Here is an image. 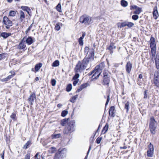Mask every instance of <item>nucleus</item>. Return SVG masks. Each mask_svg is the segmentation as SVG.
Listing matches in <instances>:
<instances>
[{"label":"nucleus","instance_id":"f257e3e1","mask_svg":"<svg viewBox=\"0 0 159 159\" xmlns=\"http://www.w3.org/2000/svg\"><path fill=\"white\" fill-rule=\"evenodd\" d=\"M105 66L104 62H102L95 67V69L90 73V75L94 73L91 78V81L95 80L99 77L102 72V70Z\"/></svg>","mask_w":159,"mask_h":159},{"label":"nucleus","instance_id":"f03ea898","mask_svg":"<svg viewBox=\"0 0 159 159\" xmlns=\"http://www.w3.org/2000/svg\"><path fill=\"white\" fill-rule=\"evenodd\" d=\"M89 55H88V57L87 56L85 57L82 62H81L80 61H79L75 68V72H81L83 70L85 69L89 61Z\"/></svg>","mask_w":159,"mask_h":159},{"label":"nucleus","instance_id":"7ed1b4c3","mask_svg":"<svg viewBox=\"0 0 159 159\" xmlns=\"http://www.w3.org/2000/svg\"><path fill=\"white\" fill-rule=\"evenodd\" d=\"M75 120L70 121L65 126L63 132V134H69L75 130Z\"/></svg>","mask_w":159,"mask_h":159},{"label":"nucleus","instance_id":"20e7f679","mask_svg":"<svg viewBox=\"0 0 159 159\" xmlns=\"http://www.w3.org/2000/svg\"><path fill=\"white\" fill-rule=\"evenodd\" d=\"M157 122L154 117L152 116L150 118V121L149 124V128L150 131L152 134L154 135L156 133L155 129L157 126Z\"/></svg>","mask_w":159,"mask_h":159},{"label":"nucleus","instance_id":"39448f33","mask_svg":"<svg viewBox=\"0 0 159 159\" xmlns=\"http://www.w3.org/2000/svg\"><path fill=\"white\" fill-rule=\"evenodd\" d=\"M153 83L157 88H159V71H155L154 78Z\"/></svg>","mask_w":159,"mask_h":159},{"label":"nucleus","instance_id":"423d86ee","mask_svg":"<svg viewBox=\"0 0 159 159\" xmlns=\"http://www.w3.org/2000/svg\"><path fill=\"white\" fill-rule=\"evenodd\" d=\"M148 148L147 151V156L148 157H152L154 152V148L153 145L151 143L148 145Z\"/></svg>","mask_w":159,"mask_h":159},{"label":"nucleus","instance_id":"0eeeda50","mask_svg":"<svg viewBox=\"0 0 159 159\" xmlns=\"http://www.w3.org/2000/svg\"><path fill=\"white\" fill-rule=\"evenodd\" d=\"M36 96L34 93H32L28 98V101L30 104L33 105L34 103V100L36 99Z\"/></svg>","mask_w":159,"mask_h":159},{"label":"nucleus","instance_id":"6e6552de","mask_svg":"<svg viewBox=\"0 0 159 159\" xmlns=\"http://www.w3.org/2000/svg\"><path fill=\"white\" fill-rule=\"evenodd\" d=\"M132 67V63L130 61L127 62L125 66V68L126 71L128 73H130Z\"/></svg>","mask_w":159,"mask_h":159},{"label":"nucleus","instance_id":"1a4fd4ad","mask_svg":"<svg viewBox=\"0 0 159 159\" xmlns=\"http://www.w3.org/2000/svg\"><path fill=\"white\" fill-rule=\"evenodd\" d=\"M115 43L113 42L110 43V46L107 48V49L109 50L110 51V53L112 54L113 53L114 49H116V47L114 45Z\"/></svg>","mask_w":159,"mask_h":159},{"label":"nucleus","instance_id":"9d476101","mask_svg":"<svg viewBox=\"0 0 159 159\" xmlns=\"http://www.w3.org/2000/svg\"><path fill=\"white\" fill-rule=\"evenodd\" d=\"M154 60L156 67L157 70H159V53L157 54Z\"/></svg>","mask_w":159,"mask_h":159},{"label":"nucleus","instance_id":"9b49d317","mask_svg":"<svg viewBox=\"0 0 159 159\" xmlns=\"http://www.w3.org/2000/svg\"><path fill=\"white\" fill-rule=\"evenodd\" d=\"M115 107L114 106H111L109 110V116H111L114 117L115 116Z\"/></svg>","mask_w":159,"mask_h":159},{"label":"nucleus","instance_id":"f8f14e48","mask_svg":"<svg viewBox=\"0 0 159 159\" xmlns=\"http://www.w3.org/2000/svg\"><path fill=\"white\" fill-rule=\"evenodd\" d=\"M60 154H61L63 157H65L66 156V154L67 153V150L66 149L64 148L62 149V150H61V149H59L58 150V152Z\"/></svg>","mask_w":159,"mask_h":159},{"label":"nucleus","instance_id":"ddd939ff","mask_svg":"<svg viewBox=\"0 0 159 159\" xmlns=\"http://www.w3.org/2000/svg\"><path fill=\"white\" fill-rule=\"evenodd\" d=\"M153 16L154 18L155 19H157L158 16V11L157 10V6H155L153 9Z\"/></svg>","mask_w":159,"mask_h":159},{"label":"nucleus","instance_id":"4468645a","mask_svg":"<svg viewBox=\"0 0 159 159\" xmlns=\"http://www.w3.org/2000/svg\"><path fill=\"white\" fill-rule=\"evenodd\" d=\"M4 24L6 25V27L8 29L10 26H12V23L11 20H3Z\"/></svg>","mask_w":159,"mask_h":159},{"label":"nucleus","instance_id":"2eb2a0df","mask_svg":"<svg viewBox=\"0 0 159 159\" xmlns=\"http://www.w3.org/2000/svg\"><path fill=\"white\" fill-rule=\"evenodd\" d=\"M24 38L21 41L19 44V46L20 49H24L26 47L25 43V41L24 40Z\"/></svg>","mask_w":159,"mask_h":159},{"label":"nucleus","instance_id":"dca6fc26","mask_svg":"<svg viewBox=\"0 0 159 159\" xmlns=\"http://www.w3.org/2000/svg\"><path fill=\"white\" fill-rule=\"evenodd\" d=\"M69 119V118L67 119H65L61 121V125L62 126H65L66 125H67L68 123L70 121Z\"/></svg>","mask_w":159,"mask_h":159},{"label":"nucleus","instance_id":"f3484780","mask_svg":"<svg viewBox=\"0 0 159 159\" xmlns=\"http://www.w3.org/2000/svg\"><path fill=\"white\" fill-rule=\"evenodd\" d=\"M110 82V79L109 77H103V81L102 84L103 85H108Z\"/></svg>","mask_w":159,"mask_h":159},{"label":"nucleus","instance_id":"a211bd4d","mask_svg":"<svg viewBox=\"0 0 159 159\" xmlns=\"http://www.w3.org/2000/svg\"><path fill=\"white\" fill-rule=\"evenodd\" d=\"M26 42L28 45H30L34 42V39L32 37H29L27 39Z\"/></svg>","mask_w":159,"mask_h":159},{"label":"nucleus","instance_id":"6ab92c4d","mask_svg":"<svg viewBox=\"0 0 159 159\" xmlns=\"http://www.w3.org/2000/svg\"><path fill=\"white\" fill-rule=\"evenodd\" d=\"M109 127V125L108 123H107L105 126L103 127L102 131L101 134H105L106 133L108 130Z\"/></svg>","mask_w":159,"mask_h":159},{"label":"nucleus","instance_id":"aec40b11","mask_svg":"<svg viewBox=\"0 0 159 159\" xmlns=\"http://www.w3.org/2000/svg\"><path fill=\"white\" fill-rule=\"evenodd\" d=\"M43 64L42 63H39L37 64L35 66L34 69H35V72H38L40 70V68L42 66Z\"/></svg>","mask_w":159,"mask_h":159},{"label":"nucleus","instance_id":"412c9836","mask_svg":"<svg viewBox=\"0 0 159 159\" xmlns=\"http://www.w3.org/2000/svg\"><path fill=\"white\" fill-rule=\"evenodd\" d=\"M117 25L118 28H122L126 26L127 22L125 21L121 23H118L117 24Z\"/></svg>","mask_w":159,"mask_h":159},{"label":"nucleus","instance_id":"4be33fe9","mask_svg":"<svg viewBox=\"0 0 159 159\" xmlns=\"http://www.w3.org/2000/svg\"><path fill=\"white\" fill-rule=\"evenodd\" d=\"M11 35V34L10 33H7L6 32H2L1 34V36L3 37L4 39H6Z\"/></svg>","mask_w":159,"mask_h":159},{"label":"nucleus","instance_id":"5701e85b","mask_svg":"<svg viewBox=\"0 0 159 159\" xmlns=\"http://www.w3.org/2000/svg\"><path fill=\"white\" fill-rule=\"evenodd\" d=\"M63 158L62 156L58 152L56 153L55 156L54 157V159H62Z\"/></svg>","mask_w":159,"mask_h":159},{"label":"nucleus","instance_id":"b1692460","mask_svg":"<svg viewBox=\"0 0 159 159\" xmlns=\"http://www.w3.org/2000/svg\"><path fill=\"white\" fill-rule=\"evenodd\" d=\"M121 5L123 7H126L128 6V2L125 0H121L120 1Z\"/></svg>","mask_w":159,"mask_h":159},{"label":"nucleus","instance_id":"393cba45","mask_svg":"<svg viewBox=\"0 0 159 159\" xmlns=\"http://www.w3.org/2000/svg\"><path fill=\"white\" fill-rule=\"evenodd\" d=\"M78 96V95H76L74 96H73L70 99V101L71 102L74 103L75 102Z\"/></svg>","mask_w":159,"mask_h":159},{"label":"nucleus","instance_id":"a878e982","mask_svg":"<svg viewBox=\"0 0 159 159\" xmlns=\"http://www.w3.org/2000/svg\"><path fill=\"white\" fill-rule=\"evenodd\" d=\"M90 54V61L91 60H93L94 59V51L93 49H91V52Z\"/></svg>","mask_w":159,"mask_h":159},{"label":"nucleus","instance_id":"bb28decb","mask_svg":"<svg viewBox=\"0 0 159 159\" xmlns=\"http://www.w3.org/2000/svg\"><path fill=\"white\" fill-rule=\"evenodd\" d=\"M11 78H12V75H9L5 78L1 79V81L2 82L7 81L9 80Z\"/></svg>","mask_w":159,"mask_h":159},{"label":"nucleus","instance_id":"cd10ccee","mask_svg":"<svg viewBox=\"0 0 159 159\" xmlns=\"http://www.w3.org/2000/svg\"><path fill=\"white\" fill-rule=\"evenodd\" d=\"M21 9L25 11H26L27 13L29 14V12L30 10V8L26 6H22L21 7Z\"/></svg>","mask_w":159,"mask_h":159},{"label":"nucleus","instance_id":"c85d7f7f","mask_svg":"<svg viewBox=\"0 0 159 159\" xmlns=\"http://www.w3.org/2000/svg\"><path fill=\"white\" fill-rule=\"evenodd\" d=\"M31 144V141H28L27 142V143L24 145L23 148H24V149L27 148L29 147V146Z\"/></svg>","mask_w":159,"mask_h":159},{"label":"nucleus","instance_id":"c756f323","mask_svg":"<svg viewBox=\"0 0 159 159\" xmlns=\"http://www.w3.org/2000/svg\"><path fill=\"white\" fill-rule=\"evenodd\" d=\"M129 101H128L125 104V108L126 110L127 113H128L129 111Z\"/></svg>","mask_w":159,"mask_h":159},{"label":"nucleus","instance_id":"7c9ffc66","mask_svg":"<svg viewBox=\"0 0 159 159\" xmlns=\"http://www.w3.org/2000/svg\"><path fill=\"white\" fill-rule=\"evenodd\" d=\"M142 9L140 7H139L134 11V13L136 14H139L142 12Z\"/></svg>","mask_w":159,"mask_h":159},{"label":"nucleus","instance_id":"2f4dec72","mask_svg":"<svg viewBox=\"0 0 159 159\" xmlns=\"http://www.w3.org/2000/svg\"><path fill=\"white\" fill-rule=\"evenodd\" d=\"M89 51V47H86L85 48L84 52L85 53V54H86V55L85 57H86L87 56V57H88V55H89V53L88 54Z\"/></svg>","mask_w":159,"mask_h":159},{"label":"nucleus","instance_id":"473e14b6","mask_svg":"<svg viewBox=\"0 0 159 159\" xmlns=\"http://www.w3.org/2000/svg\"><path fill=\"white\" fill-rule=\"evenodd\" d=\"M59 65V62L58 60L55 61L52 65V66L57 67Z\"/></svg>","mask_w":159,"mask_h":159},{"label":"nucleus","instance_id":"72a5a7b5","mask_svg":"<svg viewBox=\"0 0 159 159\" xmlns=\"http://www.w3.org/2000/svg\"><path fill=\"white\" fill-rule=\"evenodd\" d=\"M62 25V24L61 23H58L56 25L55 28L56 30L58 31L60 29V26Z\"/></svg>","mask_w":159,"mask_h":159},{"label":"nucleus","instance_id":"f704fd0d","mask_svg":"<svg viewBox=\"0 0 159 159\" xmlns=\"http://www.w3.org/2000/svg\"><path fill=\"white\" fill-rule=\"evenodd\" d=\"M17 11H11L9 13V15L11 16H14L16 14Z\"/></svg>","mask_w":159,"mask_h":159},{"label":"nucleus","instance_id":"c9c22d12","mask_svg":"<svg viewBox=\"0 0 159 159\" xmlns=\"http://www.w3.org/2000/svg\"><path fill=\"white\" fill-rule=\"evenodd\" d=\"M89 19V17L87 15H84L80 17V20H88Z\"/></svg>","mask_w":159,"mask_h":159},{"label":"nucleus","instance_id":"e433bc0d","mask_svg":"<svg viewBox=\"0 0 159 159\" xmlns=\"http://www.w3.org/2000/svg\"><path fill=\"white\" fill-rule=\"evenodd\" d=\"M72 88V86L71 84H69L68 85L66 88V90L67 91L70 92L71 91Z\"/></svg>","mask_w":159,"mask_h":159},{"label":"nucleus","instance_id":"4c0bfd02","mask_svg":"<svg viewBox=\"0 0 159 159\" xmlns=\"http://www.w3.org/2000/svg\"><path fill=\"white\" fill-rule=\"evenodd\" d=\"M56 8L59 12H61V6L60 4L59 3L56 6Z\"/></svg>","mask_w":159,"mask_h":159},{"label":"nucleus","instance_id":"58836bf2","mask_svg":"<svg viewBox=\"0 0 159 159\" xmlns=\"http://www.w3.org/2000/svg\"><path fill=\"white\" fill-rule=\"evenodd\" d=\"M61 134H54L52 135V138L56 139L60 138L61 137Z\"/></svg>","mask_w":159,"mask_h":159},{"label":"nucleus","instance_id":"ea45409f","mask_svg":"<svg viewBox=\"0 0 159 159\" xmlns=\"http://www.w3.org/2000/svg\"><path fill=\"white\" fill-rule=\"evenodd\" d=\"M68 111L66 110L63 111L61 113V116L63 117L65 116L68 114Z\"/></svg>","mask_w":159,"mask_h":159},{"label":"nucleus","instance_id":"a19ab883","mask_svg":"<svg viewBox=\"0 0 159 159\" xmlns=\"http://www.w3.org/2000/svg\"><path fill=\"white\" fill-rule=\"evenodd\" d=\"M155 39L153 36H151L150 40V44L155 43Z\"/></svg>","mask_w":159,"mask_h":159},{"label":"nucleus","instance_id":"79ce46f5","mask_svg":"<svg viewBox=\"0 0 159 159\" xmlns=\"http://www.w3.org/2000/svg\"><path fill=\"white\" fill-rule=\"evenodd\" d=\"M20 18L21 19H23L25 18V14L23 11H20Z\"/></svg>","mask_w":159,"mask_h":159},{"label":"nucleus","instance_id":"37998d69","mask_svg":"<svg viewBox=\"0 0 159 159\" xmlns=\"http://www.w3.org/2000/svg\"><path fill=\"white\" fill-rule=\"evenodd\" d=\"M80 77V75L78 73H76L75 75L73 76L72 79L74 80H77Z\"/></svg>","mask_w":159,"mask_h":159},{"label":"nucleus","instance_id":"c03bdc74","mask_svg":"<svg viewBox=\"0 0 159 159\" xmlns=\"http://www.w3.org/2000/svg\"><path fill=\"white\" fill-rule=\"evenodd\" d=\"M102 139V137H98L96 140V143L98 144H99Z\"/></svg>","mask_w":159,"mask_h":159},{"label":"nucleus","instance_id":"a18cd8bd","mask_svg":"<svg viewBox=\"0 0 159 159\" xmlns=\"http://www.w3.org/2000/svg\"><path fill=\"white\" fill-rule=\"evenodd\" d=\"M56 151V148L54 147H52L49 150V152L51 153H52L54 152L55 151Z\"/></svg>","mask_w":159,"mask_h":159},{"label":"nucleus","instance_id":"49530a36","mask_svg":"<svg viewBox=\"0 0 159 159\" xmlns=\"http://www.w3.org/2000/svg\"><path fill=\"white\" fill-rule=\"evenodd\" d=\"M151 49H156V45L155 43L150 44Z\"/></svg>","mask_w":159,"mask_h":159},{"label":"nucleus","instance_id":"de8ad7c7","mask_svg":"<svg viewBox=\"0 0 159 159\" xmlns=\"http://www.w3.org/2000/svg\"><path fill=\"white\" fill-rule=\"evenodd\" d=\"M134 25V24L132 22H127V25L128 27L131 28Z\"/></svg>","mask_w":159,"mask_h":159},{"label":"nucleus","instance_id":"09e8293b","mask_svg":"<svg viewBox=\"0 0 159 159\" xmlns=\"http://www.w3.org/2000/svg\"><path fill=\"white\" fill-rule=\"evenodd\" d=\"M156 54H153V53L151 54L150 53V56L151 57V60L152 61H153V60H155V59L156 56Z\"/></svg>","mask_w":159,"mask_h":159},{"label":"nucleus","instance_id":"8fccbe9b","mask_svg":"<svg viewBox=\"0 0 159 159\" xmlns=\"http://www.w3.org/2000/svg\"><path fill=\"white\" fill-rule=\"evenodd\" d=\"M83 39L82 38H80L78 39L79 43L80 46H82L83 44Z\"/></svg>","mask_w":159,"mask_h":159},{"label":"nucleus","instance_id":"3c124183","mask_svg":"<svg viewBox=\"0 0 159 159\" xmlns=\"http://www.w3.org/2000/svg\"><path fill=\"white\" fill-rule=\"evenodd\" d=\"M139 7L136 5H131L130 6V9L131 10L133 9H137Z\"/></svg>","mask_w":159,"mask_h":159},{"label":"nucleus","instance_id":"603ef678","mask_svg":"<svg viewBox=\"0 0 159 159\" xmlns=\"http://www.w3.org/2000/svg\"><path fill=\"white\" fill-rule=\"evenodd\" d=\"M56 81L54 79H53L51 81V83L52 85V86H54L56 84Z\"/></svg>","mask_w":159,"mask_h":159},{"label":"nucleus","instance_id":"864d4df0","mask_svg":"<svg viewBox=\"0 0 159 159\" xmlns=\"http://www.w3.org/2000/svg\"><path fill=\"white\" fill-rule=\"evenodd\" d=\"M107 100L106 102L105 103V108H106V107L107 106V105H108V102H109V101L110 100V95L109 94L107 95Z\"/></svg>","mask_w":159,"mask_h":159},{"label":"nucleus","instance_id":"5fc2aeb1","mask_svg":"<svg viewBox=\"0 0 159 159\" xmlns=\"http://www.w3.org/2000/svg\"><path fill=\"white\" fill-rule=\"evenodd\" d=\"M101 126H102V125H101V124H100L99 125V126H98V128L97 129L96 131L95 132V134H94V135H93V138L95 137V135L99 131V130L100 129V127Z\"/></svg>","mask_w":159,"mask_h":159},{"label":"nucleus","instance_id":"6e6d98bb","mask_svg":"<svg viewBox=\"0 0 159 159\" xmlns=\"http://www.w3.org/2000/svg\"><path fill=\"white\" fill-rule=\"evenodd\" d=\"M148 93V90H145L144 91V98L145 99L147 98V93Z\"/></svg>","mask_w":159,"mask_h":159},{"label":"nucleus","instance_id":"4d7b16f0","mask_svg":"<svg viewBox=\"0 0 159 159\" xmlns=\"http://www.w3.org/2000/svg\"><path fill=\"white\" fill-rule=\"evenodd\" d=\"M139 18V16L137 15H134L132 16V18L133 20H137Z\"/></svg>","mask_w":159,"mask_h":159},{"label":"nucleus","instance_id":"13d9d810","mask_svg":"<svg viewBox=\"0 0 159 159\" xmlns=\"http://www.w3.org/2000/svg\"><path fill=\"white\" fill-rule=\"evenodd\" d=\"M156 49H151V51L150 53L151 54H156Z\"/></svg>","mask_w":159,"mask_h":159},{"label":"nucleus","instance_id":"bf43d9fd","mask_svg":"<svg viewBox=\"0 0 159 159\" xmlns=\"http://www.w3.org/2000/svg\"><path fill=\"white\" fill-rule=\"evenodd\" d=\"M11 118L12 119L15 120L16 119V115L14 113H12L10 116Z\"/></svg>","mask_w":159,"mask_h":159},{"label":"nucleus","instance_id":"052dcab7","mask_svg":"<svg viewBox=\"0 0 159 159\" xmlns=\"http://www.w3.org/2000/svg\"><path fill=\"white\" fill-rule=\"evenodd\" d=\"M83 89L82 86H80L78 87L77 90L76 91V93H79Z\"/></svg>","mask_w":159,"mask_h":159},{"label":"nucleus","instance_id":"680f3d73","mask_svg":"<svg viewBox=\"0 0 159 159\" xmlns=\"http://www.w3.org/2000/svg\"><path fill=\"white\" fill-rule=\"evenodd\" d=\"M30 153H28L25 156L24 159H30Z\"/></svg>","mask_w":159,"mask_h":159},{"label":"nucleus","instance_id":"e2e57ef3","mask_svg":"<svg viewBox=\"0 0 159 159\" xmlns=\"http://www.w3.org/2000/svg\"><path fill=\"white\" fill-rule=\"evenodd\" d=\"M108 72L107 71H104L103 72V77H108Z\"/></svg>","mask_w":159,"mask_h":159},{"label":"nucleus","instance_id":"0e129e2a","mask_svg":"<svg viewBox=\"0 0 159 159\" xmlns=\"http://www.w3.org/2000/svg\"><path fill=\"white\" fill-rule=\"evenodd\" d=\"M79 80H74L73 83L74 86H75L79 82Z\"/></svg>","mask_w":159,"mask_h":159},{"label":"nucleus","instance_id":"69168bd1","mask_svg":"<svg viewBox=\"0 0 159 159\" xmlns=\"http://www.w3.org/2000/svg\"><path fill=\"white\" fill-rule=\"evenodd\" d=\"M39 152H37L34 156L35 159H40V157L39 156V157H38V156L39 154Z\"/></svg>","mask_w":159,"mask_h":159},{"label":"nucleus","instance_id":"338daca9","mask_svg":"<svg viewBox=\"0 0 159 159\" xmlns=\"http://www.w3.org/2000/svg\"><path fill=\"white\" fill-rule=\"evenodd\" d=\"M43 145L44 146H46V148H48V146H46L48 144V143H47V141H45L43 143Z\"/></svg>","mask_w":159,"mask_h":159},{"label":"nucleus","instance_id":"774afa93","mask_svg":"<svg viewBox=\"0 0 159 159\" xmlns=\"http://www.w3.org/2000/svg\"><path fill=\"white\" fill-rule=\"evenodd\" d=\"M80 86H82L83 89L86 87L88 86L87 84V83L83 84H82Z\"/></svg>","mask_w":159,"mask_h":159}]
</instances>
